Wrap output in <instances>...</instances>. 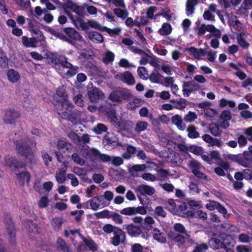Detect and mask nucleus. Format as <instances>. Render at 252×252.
Returning <instances> with one entry per match:
<instances>
[{
    "label": "nucleus",
    "mask_w": 252,
    "mask_h": 252,
    "mask_svg": "<svg viewBox=\"0 0 252 252\" xmlns=\"http://www.w3.org/2000/svg\"><path fill=\"white\" fill-rule=\"evenodd\" d=\"M103 230L107 233H113L114 236L111 238V243L115 246L123 243L126 240L125 232L117 226L107 224L103 227Z\"/></svg>",
    "instance_id": "1"
},
{
    "label": "nucleus",
    "mask_w": 252,
    "mask_h": 252,
    "mask_svg": "<svg viewBox=\"0 0 252 252\" xmlns=\"http://www.w3.org/2000/svg\"><path fill=\"white\" fill-rule=\"evenodd\" d=\"M32 144L36 147V143L35 142H32L29 138H25L16 142V148L19 154L28 158L33 155V152L31 148V145Z\"/></svg>",
    "instance_id": "2"
},
{
    "label": "nucleus",
    "mask_w": 252,
    "mask_h": 252,
    "mask_svg": "<svg viewBox=\"0 0 252 252\" xmlns=\"http://www.w3.org/2000/svg\"><path fill=\"white\" fill-rule=\"evenodd\" d=\"M47 58L52 65L58 70L62 71L64 67L71 66V63L68 62L66 57L63 56H57L49 53L47 55Z\"/></svg>",
    "instance_id": "3"
},
{
    "label": "nucleus",
    "mask_w": 252,
    "mask_h": 252,
    "mask_svg": "<svg viewBox=\"0 0 252 252\" xmlns=\"http://www.w3.org/2000/svg\"><path fill=\"white\" fill-rule=\"evenodd\" d=\"M85 158L92 161L107 162L110 161L111 157L107 155L101 154L95 148H91L86 151Z\"/></svg>",
    "instance_id": "4"
},
{
    "label": "nucleus",
    "mask_w": 252,
    "mask_h": 252,
    "mask_svg": "<svg viewBox=\"0 0 252 252\" xmlns=\"http://www.w3.org/2000/svg\"><path fill=\"white\" fill-rule=\"evenodd\" d=\"M60 101V103H55L56 110L58 115L63 119H66L68 118V115L73 107V105L69 101Z\"/></svg>",
    "instance_id": "5"
},
{
    "label": "nucleus",
    "mask_w": 252,
    "mask_h": 252,
    "mask_svg": "<svg viewBox=\"0 0 252 252\" xmlns=\"http://www.w3.org/2000/svg\"><path fill=\"white\" fill-rule=\"evenodd\" d=\"M21 116L20 113L14 109H9L5 111L3 120L5 124L15 125L17 120Z\"/></svg>",
    "instance_id": "6"
},
{
    "label": "nucleus",
    "mask_w": 252,
    "mask_h": 252,
    "mask_svg": "<svg viewBox=\"0 0 252 252\" xmlns=\"http://www.w3.org/2000/svg\"><path fill=\"white\" fill-rule=\"evenodd\" d=\"M131 94L126 89H121L112 92L109 96V98L114 102H121L123 100L128 99Z\"/></svg>",
    "instance_id": "7"
},
{
    "label": "nucleus",
    "mask_w": 252,
    "mask_h": 252,
    "mask_svg": "<svg viewBox=\"0 0 252 252\" xmlns=\"http://www.w3.org/2000/svg\"><path fill=\"white\" fill-rule=\"evenodd\" d=\"M200 89V86L193 80L183 82V92L185 96L188 97L191 93Z\"/></svg>",
    "instance_id": "8"
},
{
    "label": "nucleus",
    "mask_w": 252,
    "mask_h": 252,
    "mask_svg": "<svg viewBox=\"0 0 252 252\" xmlns=\"http://www.w3.org/2000/svg\"><path fill=\"white\" fill-rule=\"evenodd\" d=\"M225 234L215 235L209 241V244L211 247L215 249L220 248H226L227 245L224 242Z\"/></svg>",
    "instance_id": "9"
},
{
    "label": "nucleus",
    "mask_w": 252,
    "mask_h": 252,
    "mask_svg": "<svg viewBox=\"0 0 252 252\" xmlns=\"http://www.w3.org/2000/svg\"><path fill=\"white\" fill-rule=\"evenodd\" d=\"M88 95L90 100L94 103H97L104 97L103 92L96 87L88 88Z\"/></svg>",
    "instance_id": "10"
},
{
    "label": "nucleus",
    "mask_w": 252,
    "mask_h": 252,
    "mask_svg": "<svg viewBox=\"0 0 252 252\" xmlns=\"http://www.w3.org/2000/svg\"><path fill=\"white\" fill-rule=\"evenodd\" d=\"M187 205L185 203H183L178 206L177 208H176L174 212L176 215L182 217H193L195 215L193 212L190 210H187Z\"/></svg>",
    "instance_id": "11"
},
{
    "label": "nucleus",
    "mask_w": 252,
    "mask_h": 252,
    "mask_svg": "<svg viewBox=\"0 0 252 252\" xmlns=\"http://www.w3.org/2000/svg\"><path fill=\"white\" fill-rule=\"evenodd\" d=\"M135 191L140 195H144L145 194H147L152 196L155 193L156 190L150 186L142 184L136 187Z\"/></svg>",
    "instance_id": "12"
},
{
    "label": "nucleus",
    "mask_w": 252,
    "mask_h": 252,
    "mask_svg": "<svg viewBox=\"0 0 252 252\" xmlns=\"http://www.w3.org/2000/svg\"><path fill=\"white\" fill-rule=\"evenodd\" d=\"M243 157L238 160L239 163L243 166L250 168L252 166V155L249 152L245 151L243 154Z\"/></svg>",
    "instance_id": "13"
},
{
    "label": "nucleus",
    "mask_w": 252,
    "mask_h": 252,
    "mask_svg": "<svg viewBox=\"0 0 252 252\" xmlns=\"http://www.w3.org/2000/svg\"><path fill=\"white\" fill-rule=\"evenodd\" d=\"M5 164L10 167L19 168L24 166V163L19 162L14 157H6L5 158Z\"/></svg>",
    "instance_id": "14"
},
{
    "label": "nucleus",
    "mask_w": 252,
    "mask_h": 252,
    "mask_svg": "<svg viewBox=\"0 0 252 252\" xmlns=\"http://www.w3.org/2000/svg\"><path fill=\"white\" fill-rule=\"evenodd\" d=\"M65 33L68 35V36L71 39L74 40H79L82 41L85 43V41L83 40L82 36L80 35L78 32L75 31L72 28H65L64 29Z\"/></svg>",
    "instance_id": "15"
},
{
    "label": "nucleus",
    "mask_w": 252,
    "mask_h": 252,
    "mask_svg": "<svg viewBox=\"0 0 252 252\" xmlns=\"http://www.w3.org/2000/svg\"><path fill=\"white\" fill-rule=\"evenodd\" d=\"M89 204L92 210H97L100 207L97 196L94 197L92 199L84 203L83 204V207L87 209L89 208Z\"/></svg>",
    "instance_id": "16"
},
{
    "label": "nucleus",
    "mask_w": 252,
    "mask_h": 252,
    "mask_svg": "<svg viewBox=\"0 0 252 252\" xmlns=\"http://www.w3.org/2000/svg\"><path fill=\"white\" fill-rule=\"evenodd\" d=\"M128 233L132 236H136L142 232L141 228L138 226H135L132 224L125 225Z\"/></svg>",
    "instance_id": "17"
},
{
    "label": "nucleus",
    "mask_w": 252,
    "mask_h": 252,
    "mask_svg": "<svg viewBox=\"0 0 252 252\" xmlns=\"http://www.w3.org/2000/svg\"><path fill=\"white\" fill-rule=\"evenodd\" d=\"M133 123L132 121L127 120H121V123L118 129L119 132L123 131L131 130L133 127Z\"/></svg>",
    "instance_id": "18"
},
{
    "label": "nucleus",
    "mask_w": 252,
    "mask_h": 252,
    "mask_svg": "<svg viewBox=\"0 0 252 252\" xmlns=\"http://www.w3.org/2000/svg\"><path fill=\"white\" fill-rule=\"evenodd\" d=\"M64 221V220L61 217H56L52 219L51 221V225L52 227V229L56 231H59Z\"/></svg>",
    "instance_id": "19"
},
{
    "label": "nucleus",
    "mask_w": 252,
    "mask_h": 252,
    "mask_svg": "<svg viewBox=\"0 0 252 252\" xmlns=\"http://www.w3.org/2000/svg\"><path fill=\"white\" fill-rule=\"evenodd\" d=\"M172 123L181 130H184L186 128V125L183 122L181 117L179 115H176L171 118Z\"/></svg>",
    "instance_id": "20"
},
{
    "label": "nucleus",
    "mask_w": 252,
    "mask_h": 252,
    "mask_svg": "<svg viewBox=\"0 0 252 252\" xmlns=\"http://www.w3.org/2000/svg\"><path fill=\"white\" fill-rule=\"evenodd\" d=\"M190 52L195 59H200L201 55L205 56L207 54V52L205 49H197L194 47H191L186 49Z\"/></svg>",
    "instance_id": "21"
},
{
    "label": "nucleus",
    "mask_w": 252,
    "mask_h": 252,
    "mask_svg": "<svg viewBox=\"0 0 252 252\" xmlns=\"http://www.w3.org/2000/svg\"><path fill=\"white\" fill-rule=\"evenodd\" d=\"M146 168L145 164H137L133 165L129 169V172L130 175L134 177H138V172L144 171Z\"/></svg>",
    "instance_id": "22"
},
{
    "label": "nucleus",
    "mask_w": 252,
    "mask_h": 252,
    "mask_svg": "<svg viewBox=\"0 0 252 252\" xmlns=\"http://www.w3.org/2000/svg\"><path fill=\"white\" fill-rule=\"evenodd\" d=\"M54 100L55 103H60V101H63V100L65 101H68L67 99V96L64 92L63 89H59L57 91L56 94L54 95Z\"/></svg>",
    "instance_id": "23"
},
{
    "label": "nucleus",
    "mask_w": 252,
    "mask_h": 252,
    "mask_svg": "<svg viewBox=\"0 0 252 252\" xmlns=\"http://www.w3.org/2000/svg\"><path fill=\"white\" fill-rule=\"evenodd\" d=\"M18 180L21 185H23L24 183H28L30 179V174L27 171H23L16 174Z\"/></svg>",
    "instance_id": "24"
},
{
    "label": "nucleus",
    "mask_w": 252,
    "mask_h": 252,
    "mask_svg": "<svg viewBox=\"0 0 252 252\" xmlns=\"http://www.w3.org/2000/svg\"><path fill=\"white\" fill-rule=\"evenodd\" d=\"M118 138L113 133H108L105 136L104 143L105 145L115 146L117 144Z\"/></svg>",
    "instance_id": "25"
},
{
    "label": "nucleus",
    "mask_w": 252,
    "mask_h": 252,
    "mask_svg": "<svg viewBox=\"0 0 252 252\" xmlns=\"http://www.w3.org/2000/svg\"><path fill=\"white\" fill-rule=\"evenodd\" d=\"M23 44L26 47H35L37 43V39L35 38H28L24 36L22 37Z\"/></svg>",
    "instance_id": "26"
},
{
    "label": "nucleus",
    "mask_w": 252,
    "mask_h": 252,
    "mask_svg": "<svg viewBox=\"0 0 252 252\" xmlns=\"http://www.w3.org/2000/svg\"><path fill=\"white\" fill-rule=\"evenodd\" d=\"M153 235L154 238L157 241L162 243H166V239L164 233L160 232L157 228L154 229Z\"/></svg>",
    "instance_id": "27"
},
{
    "label": "nucleus",
    "mask_w": 252,
    "mask_h": 252,
    "mask_svg": "<svg viewBox=\"0 0 252 252\" xmlns=\"http://www.w3.org/2000/svg\"><path fill=\"white\" fill-rule=\"evenodd\" d=\"M89 38L92 41L96 43H102L103 41L102 35L95 31L90 32L89 33Z\"/></svg>",
    "instance_id": "28"
},
{
    "label": "nucleus",
    "mask_w": 252,
    "mask_h": 252,
    "mask_svg": "<svg viewBox=\"0 0 252 252\" xmlns=\"http://www.w3.org/2000/svg\"><path fill=\"white\" fill-rule=\"evenodd\" d=\"M121 79L125 83L129 85L134 84L135 83V79L132 74L128 71H126L121 76Z\"/></svg>",
    "instance_id": "29"
},
{
    "label": "nucleus",
    "mask_w": 252,
    "mask_h": 252,
    "mask_svg": "<svg viewBox=\"0 0 252 252\" xmlns=\"http://www.w3.org/2000/svg\"><path fill=\"white\" fill-rule=\"evenodd\" d=\"M114 54L109 50H107L103 54L102 62L106 64L111 63L114 61Z\"/></svg>",
    "instance_id": "30"
},
{
    "label": "nucleus",
    "mask_w": 252,
    "mask_h": 252,
    "mask_svg": "<svg viewBox=\"0 0 252 252\" xmlns=\"http://www.w3.org/2000/svg\"><path fill=\"white\" fill-rule=\"evenodd\" d=\"M198 0H188L186 3V13L188 15H191L194 10V6L197 5Z\"/></svg>",
    "instance_id": "31"
},
{
    "label": "nucleus",
    "mask_w": 252,
    "mask_h": 252,
    "mask_svg": "<svg viewBox=\"0 0 252 252\" xmlns=\"http://www.w3.org/2000/svg\"><path fill=\"white\" fill-rule=\"evenodd\" d=\"M113 12L117 17L120 18L123 20L125 19L128 15V12L126 9V7L125 8H114L113 10Z\"/></svg>",
    "instance_id": "32"
},
{
    "label": "nucleus",
    "mask_w": 252,
    "mask_h": 252,
    "mask_svg": "<svg viewBox=\"0 0 252 252\" xmlns=\"http://www.w3.org/2000/svg\"><path fill=\"white\" fill-rule=\"evenodd\" d=\"M8 79L12 83L17 82L20 78L19 74L13 69H9L7 73Z\"/></svg>",
    "instance_id": "33"
},
{
    "label": "nucleus",
    "mask_w": 252,
    "mask_h": 252,
    "mask_svg": "<svg viewBox=\"0 0 252 252\" xmlns=\"http://www.w3.org/2000/svg\"><path fill=\"white\" fill-rule=\"evenodd\" d=\"M209 130L214 136H219L221 134V130L220 129L219 126L215 123H212L209 125Z\"/></svg>",
    "instance_id": "34"
},
{
    "label": "nucleus",
    "mask_w": 252,
    "mask_h": 252,
    "mask_svg": "<svg viewBox=\"0 0 252 252\" xmlns=\"http://www.w3.org/2000/svg\"><path fill=\"white\" fill-rule=\"evenodd\" d=\"M247 35L243 33H240L237 37L238 44L243 48H247L249 44L246 41Z\"/></svg>",
    "instance_id": "35"
},
{
    "label": "nucleus",
    "mask_w": 252,
    "mask_h": 252,
    "mask_svg": "<svg viewBox=\"0 0 252 252\" xmlns=\"http://www.w3.org/2000/svg\"><path fill=\"white\" fill-rule=\"evenodd\" d=\"M148 123L145 121H138L135 125L134 130L136 132L139 133L145 130L148 126Z\"/></svg>",
    "instance_id": "36"
},
{
    "label": "nucleus",
    "mask_w": 252,
    "mask_h": 252,
    "mask_svg": "<svg viewBox=\"0 0 252 252\" xmlns=\"http://www.w3.org/2000/svg\"><path fill=\"white\" fill-rule=\"evenodd\" d=\"M171 101L175 103L174 108L179 110H183L187 105V100L184 98H181L179 100H171Z\"/></svg>",
    "instance_id": "37"
},
{
    "label": "nucleus",
    "mask_w": 252,
    "mask_h": 252,
    "mask_svg": "<svg viewBox=\"0 0 252 252\" xmlns=\"http://www.w3.org/2000/svg\"><path fill=\"white\" fill-rule=\"evenodd\" d=\"M57 242L58 247L64 252H72L69 246L62 238H58Z\"/></svg>",
    "instance_id": "38"
},
{
    "label": "nucleus",
    "mask_w": 252,
    "mask_h": 252,
    "mask_svg": "<svg viewBox=\"0 0 252 252\" xmlns=\"http://www.w3.org/2000/svg\"><path fill=\"white\" fill-rule=\"evenodd\" d=\"M72 109L70 110V111L69 113L68 118H66V120L71 122L72 123H76V121L77 119L80 118L81 116V112L79 111H72Z\"/></svg>",
    "instance_id": "39"
},
{
    "label": "nucleus",
    "mask_w": 252,
    "mask_h": 252,
    "mask_svg": "<svg viewBox=\"0 0 252 252\" xmlns=\"http://www.w3.org/2000/svg\"><path fill=\"white\" fill-rule=\"evenodd\" d=\"M26 229L30 232L36 233L37 232V225L31 220H27L24 223Z\"/></svg>",
    "instance_id": "40"
},
{
    "label": "nucleus",
    "mask_w": 252,
    "mask_h": 252,
    "mask_svg": "<svg viewBox=\"0 0 252 252\" xmlns=\"http://www.w3.org/2000/svg\"><path fill=\"white\" fill-rule=\"evenodd\" d=\"M57 146L60 149H66L67 151H71L72 149V146L71 143L66 140H60L57 142Z\"/></svg>",
    "instance_id": "41"
},
{
    "label": "nucleus",
    "mask_w": 252,
    "mask_h": 252,
    "mask_svg": "<svg viewBox=\"0 0 252 252\" xmlns=\"http://www.w3.org/2000/svg\"><path fill=\"white\" fill-rule=\"evenodd\" d=\"M41 155L44 164L46 166H49L50 164V162L52 161V157L49 155L48 153L45 150L41 151Z\"/></svg>",
    "instance_id": "42"
},
{
    "label": "nucleus",
    "mask_w": 252,
    "mask_h": 252,
    "mask_svg": "<svg viewBox=\"0 0 252 252\" xmlns=\"http://www.w3.org/2000/svg\"><path fill=\"white\" fill-rule=\"evenodd\" d=\"M188 136L190 138H196L199 136V133L196 131V128L193 125L189 126L187 129Z\"/></svg>",
    "instance_id": "43"
},
{
    "label": "nucleus",
    "mask_w": 252,
    "mask_h": 252,
    "mask_svg": "<svg viewBox=\"0 0 252 252\" xmlns=\"http://www.w3.org/2000/svg\"><path fill=\"white\" fill-rule=\"evenodd\" d=\"M5 227L6 229L7 232L10 231L11 230L12 231H15V227L14 223L9 216H7L5 218Z\"/></svg>",
    "instance_id": "44"
},
{
    "label": "nucleus",
    "mask_w": 252,
    "mask_h": 252,
    "mask_svg": "<svg viewBox=\"0 0 252 252\" xmlns=\"http://www.w3.org/2000/svg\"><path fill=\"white\" fill-rule=\"evenodd\" d=\"M162 75L158 71L153 72L149 76L150 81L153 83H160Z\"/></svg>",
    "instance_id": "45"
},
{
    "label": "nucleus",
    "mask_w": 252,
    "mask_h": 252,
    "mask_svg": "<svg viewBox=\"0 0 252 252\" xmlns=\"http://www.w3.org/2000/svg\"><path fill=\"white\" fill-rule=\"evenodd\" d=\"M65 170H59L57 171L55 178L58 183L61 184L65 181Z\"/></svg>",
    "instance_id": "46"
},
{
    "label": "nucleus",
    "mask_w": 252,
    "mask_h": 252,
    "mask_svg": "<svg viewBox=\"0 0 252 252\" xmlns=\"http://www.w3.org/2000/svg\"><path fill=\"white\" fill-rule=\"evenodd\" d=\"M189 167L191 170L192 172L193 173L200 169L201 168L200 164L196 160L192 159L189 161Z\"/></svg>",
    "instance_id": "47"
},
{
    "label": "nucleus",
    "mask_w": 252,
    "mask_h": 252,
    "mask_svg": "<svg viewBox=\"0 0 252 252\" xmlns=\"http://www.w3.org/2000/svg\"><path fill=\"white\" fill-rule=\"evenodd\" d=\"M172 28L171 26L168 24H164L162 28L159 29L158 32L161 35H168L171 32Z\"/></svg>",
    "instance_id": "48"
},
{
    "label": "nucleus",
    "mask_w": 252,
    "mask_h": 252,
    "mask_svg": "<svg viewBox=\"0 0 252 252\" xmlns=\"http://www.w3.org/2000/svg\"><path fill=\"white\" fill-rule=\"evenodd\" d=\"M159 175L158 180L161 181L163 179L167 178L169 175V171L162 168H158L156 170Z\"/></svg>",
    "instance_id": "49"
},
{
    "label": "nucleus",
    "mask_w": 252,
    "mask_h": 252,
    "mask_svg": "<svg viewBox=\"0 0 252 252\" xmlns=\"http://www.w3.org/2000/svg\"><path fill=\"white\" fill-rule=\"evenodd\" d=\"M71 159L76 164L80 165H83L85 163V160L82 158L77 153H73L71 155Z\"/></svg>",
    "instance_id": "50"
},
{
    "label": "nucleus",
    "mask_w": 252,
    "mask_h": 252,
    "mask_svg": "<svg viewBox=\"0 0 252 252\" xmlns=\"http://www.w3.org/2000/svg\"><path fill=\"white\" fill-rule=\"evenodd\" d=\"M110 218H111L117 224H122L123 222L122 217L119 214L113 212L110 214Z\"/></svg>",
    "instance_id": "51"
},
{
    "label": "nucleus",
    "mask_w": 252,
    "mask_h": 252,
    "mask_svg": "<svg viewBox=\"0 0 252 252\" xmlns=\"http://www.w3.org/2000/svg\"><path fill=\"white\" fill-rule=\"evenodd\" d=\"M143 101V100L138 98H134L129 102V105L131 106L132 109H135V108L137 107L140 106Z\"/></svg>",
    "instance_id": "52"
},
{
    "label": "nucleus",
    "mask_w": 252,
    "mask_h": 252,
    "mask_svg": "<svg viewBox=\"0 0 252 252\" xmlns=\"http://www.w3.org/2000/svg\"><path fill=\"white\" fill-rule=\"evenodd\" d=\"M174 82V80L173 77H164L162 76L161 77V81L160 84H162L163 86L166 87H168L171 86V85Z\"/></svg>",
    "instance_id": "53"
},
{
    "label": "nucleus",
    "mask_w": 252,
    "mask_h": 252,
    "mask_svg": "<svg viewBox=\"0 0 252 252\" xmlns=\"http://www.w3.org/2000/svg\"><path fill=\"white\" fill-rule=\"evenodd\" d=\"M205 30L206 31L214 32L216 36L220 37V32L219 30H217L215 26L213 25H205Z\"/></svg>",
    "instance_id": "54"
},
{
    "label": "nucleus",
    "mask_w": 252,
    "mask_h": 252,
    "mask_svg": "<svg viewBox=\"0 0 252 252\" xmlns=\"http://www.w3.org/2000/svg\"><path fill=\"white\" fill-rule=\"evenodd\" d=\"M67 136L73 142L77 145L81 142V138L80 137L74 132H71L68 133L67 134Z\"/></svg>",
    "instance_id": "55"
},
{
    "label": "nucleus",
    "mask_w": 252,
    "mask_h": 252,
    "mask_svg": "<svg viewBox=\"0 0 252 252\" xmlns=\"http://www.w3.org/2000/svg\"><path fill=\"white\" fill-rule=\"evenodd\" d=\"M107 130L106 126L102 124H98L94 127V131L97 134H101L102 132H105Z\"/></svg>",
    "instance_id": "56"
},
{
    "label": "nucleus",
    "mask_w": 252,
    "mask_h": 252,
    "mask_svg": "<svg viewBox=\"0 0 252 252\" xmlns=\"http://www.w3.org/2000/svg\"><path fill=\"white\" fill-rule=\"evenodd\" d=\"M74 173L80 177L85 176L87 173V169L84 168H80L78 167H75L73 168Z\"/></svg>",
    "instance_id": "57"
},
{
    "label": "nucleus",
    "mask_w": 252,
    "mask_h": 252,
    "mask_svg": "<svg viewBox=\"0 0 252 252\" xmlns=\"http://www.w3.org/2000/svg\"><path fill=\"white\" fill-rule=\"evenodd\" d=\"M68 69L67 70L63 71L64 72V74H66L67 76L71 77L77 73V67H74L72 64L71 63V66L69 67H64V69Z\"/></svg>",
    "instance_id": "58"
},
{
    "label": "nucleus",
    "mask_w": 252,
    "mask_h": 252,
    "mask_svg": "<svg viewBox=\"0 0 252 252\" xmlns=\"http://www.w3.org/2000/svg\"><path fill=\"white\" fill-rule=\"evenodd\" d=\"M106 116L110 121L117 117L116 110L114 108H112L110 109H108L106 110Z\"/></svg>",
    "instance_id": "59"
},
{
    "label": "nucleus",
    "mask_w": 252,
    "mask_h": 252,
    "mask_svg": "<svg viewBox=\"0 0 252 252\" xmlns=\"http://www.w3.org/2000/svg\"><path fill=\"white\" fill-rule=\"evenodd\" d=\"M197 118V115L195 112L190 111L185 116L184 120L187 122H191L196 119Z\"/></svg>",
    "instance_id": "60"
},
{
    "label": "nucleus",
    "mask_w": 252,
    "mask_h": 252,
    "mask_svg": "<svg viewBox=\"0 0 252 252\" xmlns=\"http://www.w3.org/2000/svg\"><path fill=\"white\" fill-rule=\"evenodd\" d=\"M141 177L144 180L147 181L155 182L157 180V177L150 173H143Z\"/></svg>",
    "instance_id": "61"
},
{
    "label": "nucleus",
    "mask_w": 252,
    "mask_h": 252,
    "mask_svg": "<svg viewBox=\"0 0 252 252\" xmlns=\"http://www.w3.org/2000/svg\"><path fill=\"white\" fill-rule=\"evenodd\" d=\"M134 210V207H129L122 209L120 212L122 214L124 215L131 216L135 215Z\"/></svg>",
    "instance_id": "62"
},
{
    "label": "nucleus",
    "mask_w": 252,
    "mask_h": 252,
    "mask_svg": "<svg viewBox=\"0 0 252 252\" xmlns=\"http://www.w3.org/2000/svg\"><path fill=\"white\" fill-rule=\"evenodd\" d=\"M186 200L187 201L188 204L190 208L192 209H195L196 208H200V205L199 203V202L195 200H191L189 198H187Z\"/></svg>",
    "instance_id": "63"
},
{
    "label": "nucleus",
    "mask_w": 252,
    "mask_h": 252,
    "mask_svg": "<svg viewBox=\"0 0 252 252\" xmlns=\"http://www.w3.org/2000/svg\"><path fill=\"white\" fill-rule=\"evenodd\" d=\"M84 243L91 251L94 252L97 250L96 245L93 240L86 239Z\"/></svg>",
    "instance_id": "64"
}]
</instances>
